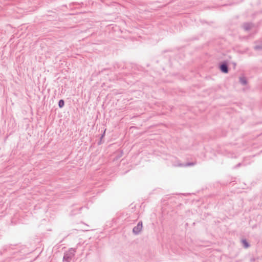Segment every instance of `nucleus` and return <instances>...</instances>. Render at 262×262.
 I'll return each instance as SVG.
<instances>
[{"label":"nucleus","instance_id":"1","mask_svg":"<svg viewBox=\"0 0 262 262\" xmlns=\"http://www.w3.org/2000/svg\"><path fill=\"white\" fill-rule=\"evenodd\" d=\"M76 252V249L73 248H70L68 251H66L64 253L63 257V261L70 262L74 257Z\"/></svg>","mask_w":262,"mask_h":262},{"label":"nucleus","instance_id":"2","mask_svg":"<svg viewBox=\"0 0 262 262\" xmlns=\"http://www.w3.org/2000/svg\"><path fill=\"white\" fill-rule=\"evenodd\" d=\"M142 222L140 221L137 225L135 226L133 229V232L135 235H138L141 231L142 229Z\"/></svg>","mask_w":262,"mask_h":262},{"label":"nucleus","instance_id":"3","mask_svg":"<svg viewBox=\"0 0 262 262\" xmlns=\"http://www.w3.org/2000/svg\"><path fill=\"white\" fill-rule=\"evenodd\" d=\"M254 25L251 23H245L243 25V28L246 31L250 30L253 27Z\"/></svg>","mask_w":262,"mask_h":262},{"label":"nucleus","instance_id":"4","mask_svg":"<svg viewBox=\"0 0 262 262\" xmlns=\"http://www.w3.org/2000/svg\"><path fill=\"white\" fill-rule=\"evenodd\" d=\"M220 69L222 71V72L227 73L228 72V66L226 64L223 63L220 66Z\"/></svg>","mask_w":262,"mask_h":262},{"label":"nucleus","instance_id":"5","mask_svg":"<svg viewBox=\"0 0 262 262\" xmlns=\"http://www.w3.org/2000/svg\"><path fill=\"white\" fill-rule=\"evenodd\" d=\"M195 163H193V162H189V163H186L185 164H179L178 165L179 166H193L194 165H195Z\"/></svg>","mask_w":262,"mask_h":262},{"label":"nucleus","instance_id":"6","mask_svg":"<svg viewBox=\"0 0 262 262\" xmlns=\"http://www.w3.org/2000/svg\"><path fill=\"white\" fill-rule=\"evenodd\" d=\"M242 242L243 244V246L245 248H247L250 246V245L248 243V242L245 239H243L242 240Z\"/></svg>","mask_w":262,"mask_h":262},{"label":"nucleus","instance_id":"7","mask_svg":"<svg viewBox=\"0 0 262 262\" xmlns=\"http://www.w3.org/2000/svg\"><path fill=\"white\" fill-rule=\"evenodd\" d=\"M239 80H240L241 83L243 85H246L247 84V80H246V79L245 77H241L239 79Z\"/></svg>","mask_w":262,"mask_h":262},{"label":"nucleus","instance_id":"8","mask_svg":"<svg viewBox=\"0 0 262 262\" xmlns=\"http://www.w3.org/2000/svg\"><path fill=\"white\" fill-rule=\"evenodd\" d=\"M64 102L63 100H60L58 102V106L60 108L64 106Z\"/></svg>","mask_w":262,"mask_h":262},{"label":"nucleus","instance_id":"9","mask_svg":"<svg viewBox=\"0 0 262 262\" xmlns=\"http://www.w3.org/2000/svg\"><path fill=\"white\" fill-rule=\"evenodd\" d=\"M254 48L255 50H262V46H256Z\"/></svg>","mask_w":262,"mask_h":262}]
</instances>
